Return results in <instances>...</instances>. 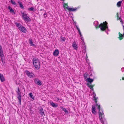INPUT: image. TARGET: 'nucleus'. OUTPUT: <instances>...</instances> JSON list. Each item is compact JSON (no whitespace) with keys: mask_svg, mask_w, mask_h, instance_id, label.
I'll use <instances>...</instances> for the list:
<instances>
[{"mask_svg":"<svg viewBox=\"0 0 124 124\" xmlns=\"http://www.w3.org/2000/svg\"><path fill=\"white\" fill-rule=\"evenodd\" d=\"M18 91H17V95H18V96L17 97V98L19 100V102L20 105H21V98L22 97L21 94L20 93V91L19 90V87L18 88Z\"/></svg>","mask_w":124,"mask_h":124,"instance_id":"423d86ee","label":"nucleus"},{"mask_svg":"<svg viewBox=\"0 0 124 124\" xmlns=\"http://www.w3.org/2000/svg\"><path fill=\"white\" fill-rule=\"evenodd\" d=\"M62 39L63 41H65V39L64 37H62Z\"/></svg>","mask_w":124,"mask_h":124,"instance_id":"2f4dec72","label":"nucleus"},{"mask_svg":"<svg viewBox=\"0 0 124 124\" xmlns=\"http://www.w3.org/2000/svg\"><path fill=\"white\" fill-rule=\"evenodd\" d=\"M34 8L32 7L28 8V10L29 11H33L34 9Z\"/></svg>","mask_w":124,"mask_h":124,"instance_id":"bb28decb","label":"nucleus"},{"mask_svg":"<svg viewBox=\"0 0 124 124\" xmlns=\"http://www.w3.org/2000/svg\"><path fill=\"white\" fill-rule=\"evenodd\" d=\"M94 24L96 28H97L99 25L98 22L97 21H95L94 22Z\"/></svg>","mask_w":124,"mask_h":124,"instance_id":"4be33fe9","label":"nucleus"},{"mask_svg":"<svg viewBox=\"0 0 124 124\" xmlns=\"http://www.w3.org/2000/svg\"><path fill=\"white\" fill-rule=\"evenodd\" d=\"M40 112H41L42 113V115H43V114H44V113L43 112V110L42 109L40 111Z\"/></svg>","mask_w":124,"mask_h":124,"instance_id":"7c9ffc66","label":"nucleus"},{"mask_svg":"<svg viewBox=\"0 0 124 124\" xmlns=\"http://www.w3.org/2000/svg\"><path fill=\"white\" fill-rule=\"evenodd\" d=\"M62 110L64 111L66 114H68V111L65 108H63Z\"/></svg>","mask_w":124,"mask_h":124,"instance_id":"b1692460","label":"nucleus"},{"mask_svg":"<svg viewBox=\"0 0 124 124\" xmlns=\"http://www.w3.org/2000/svg\"><path fill=\"white\" fill-rule=\"evenodd\" d=\"M59 52L58 49H56L53 53V55L55 56H57L59 54Z\"/></svg>","mask_w":124,"mask_h":124,"instance_id":"9d476101","label":"nucleus"},{"mask_svg":"<svg viewBox=\"0 0 124 124\" xmlns=\"http://www.w3.org/2000/svg\"><path fill=\"white\" fill-rule=\"evenodd\" d=\"M120 22L122 23H123V22H122V20H121L120 21Z\"/></svg>","mask_w":124,"mask_h":124,"instance_id":"4c0bfd02","label":"nucleus"},{"mask_svg":"<svg viewBox=\"0 0 124 124\" xmlns=\"http://www.w3.org/2000/svg\"><path fill=\"white\" fill-rule=\"evenodd\" d=\"M75 26H76V28H77V29L78 30V32L79 33V34L80 35V37L81 39V40L82 41H83L84 40V39H83V37L82 35L81 32H80V31L79 29V28L77 26V25H75Z\"/></svg>","mask_w":124,"mask_h":124,"instance_id":"6e6552de","label":"nucleus"},{"mask_svg":"<svg viewBox=\"0 0 124 124\" xmlns=\"http://www.w3.org/2000/svg\"><path fill=\"white\" fill-rule=\"evenodd\" d=\"M84 77H85V79H86V76H84Z\"/></svg>","mask_w":124,"mask_h":124,"instance_id":"58836bf2","label":"nucleus"},{"mask_svg":"<svg viewBox=\"0 0 124 124\" xmlns=\"http://www.w3.org/2000/svg\"><path fill=\"white\" fill-rule=\"evenodd\" d=\"M44 17L46 18L47 17V14L46 13H45L44 14Z\"/></svg>","mask_w":124,"mask_h":124,"instance_id":"c756f323","label":"nucleus"},{"mask_svg":"<svg viewBox=\"0 0 124 124\" xmlns=\"http://www.w3.org/2000/svg\"><path fill=\"white\" fill-rule=\"evenodd\" d=\"M92 113L94 115H95L96 112L95 111V106H92Z\"/></svg>","mask_w":124,"mask_h":124,"instance_id":"a211bd4d","label":"nucleus"},{"mask_svg":"<svg viewBox=\"0 0 124 124\" xmlns=\"http://www.w3.org/2000/svg\"><path fill=\"white\" fill-rule=\"evenodd\" d=\"M93 99L94 100L96 103V106L99 109V118L102 124H104V122H106V120L104 117V114L102 109H100V105L99 104L97 103V97H93Z\"/></svg>","mask_w":124,"mask_h":124,"instance_id":"f257e3e1","label":"nucleus"},{"mask_svg":"<svg viewBox=\"0 0 124 124\" xmlns=\"http://www.w3.org/2000/svg\"><path fill=\"white\" fill-rule=\"evenodd\" d=\"M88 87H89L90 89H92V90H93V86L91 85H88Z\"/></svg>","mask_w":124,"mask_h":124,"instance_id":"c85d7f7f","label":"nucleus"},{"mask_svg":"<svg viewBox=\"0 0 124 124\" xmlns=\"http://www.w3.org/2000/svg\"><path fill=\"white\" fill-rule=\"evenodd\" d=\"M33 63L35 68L38 70L40 67V63L39 60L37 58H34L33 59Z\"/></svg>","mask_w":124,"mask_h":124,"instance_id":"f03ea898","label":"nucleus"},{"mask_svg":"<svg viewBox=\"0 0 124 124\" xmlns=\"http://www.w3.org/2000/svg\"><path fill=\"white\" fill-rule=\"evenodd\" d=\"M117 16H118L117 20H118L120 19V17L118 18V13L117 14Z\"/></svg>","mask_w":124,"mask_h":124,"instance_id":"72a5a7b5","label":"nucleus"},{"mask_svg":"<svg viewBox=\"0 0 124 124\" xmlns=\"http://www.w3.org/2000/svg\"><path fill=\"white\" fill-rule=\"evenodd\" d=\"M122 72H123L124 71V68H122Z\"/></svg>","mask_w":124,"mask_h":124,"instance_id":"f704fd0d","label":"nucleus"},{"mask_svg":"<svg viewBox=\"0 0 124 124\" xmlns=\"http://www.w3.org/2000/svg\"><path fill=\"white\" fill-rule=\"evenodd\" d=\"M4 56L3 54V51L2 49V48L1 46H0V57L1 58V60Z\"/></svg>","mask_w":124,"mask_h":124,"instance_id":"1a4fd4ad","label":"nucleus"},{"mask_svg":"<svg viewBox=\"0 0 124 124\" xmlns=\"http://www.w3.org/2000/svg\"><path fill=\"white\" fill-rule=\"evenodd\" d=\"M29 95L30 97L32 99L34 100V98L32 94V93H29Z\"/></svg>","mask_w":124,"mask_h":124,"instance_id":"393cba45","label":"nucleus"},{"mask_svg":"<svg viewBox=\"0 0 124 124\" xmlns=\"http://www.w3.org/2000/svg\"><path fill=\"white\" fill-rule=\"evenodd\" d=\"M60 108L62 109V108H63L62 107H61Z\"/></svg>","mask_w":124,"mask_h":124,"instance_id":"e433bc0d","label":"nucleus"},{"mask_svg":"<svg viewBox=\"0 0 124 124\" xmlns=\"http://www.w3.org/2000/svg\"><path fill=\"white\" fill-rule=\"evenodd\" d=\"M73 48L76 50H77L78 48V47L77 44H76L75 41L73 42L72 44Z\"/></svg>","mask_w":124,"mask_h":124,"instance_id":"ddd939ff","label":"nucleus"},{"mask_svg":"<svg viewBox=\"0 0 124 124\" xmlns=\"http://www.w3.org/2000/svg\"><path fill=\"white\" fill-rule=\"evenodd\" d=\"M93 97H96V94L94 93H93Z\"/></svg>","mask_w":124,"mask_h":124,"instance_id":"473e14b6","label":"nucleus"},{"mask_svg":"<svg viewBox=\"0 0 124 124\" xmlns=\"http://www.w3.org/2000/svg\"><path fill=\"white\" fill-rule=\"evenodd\" d=\"M83 41L82 42V45H83V46L84 47V49L85 50V44L84 42V41L83 40Z\"/></svg>","mask_w":124,"mask_h":124,"instance_id":"cd10ccee","label":"nucleus"},{"mask_svg":"<svg viewBox=\"0 0 124 124\" xmlns=\"http://www.w3.org/2000/svg\"><path fill=\"white\" fill-rule=\"evenodd\" d=\"M5 78L3 74L0 73V80L1 82H3L5 81Z\"/></svg>","mask_w":124,"mask_h":124,"instance_id":"9b49d317","label":"nucleus"},{"mask_svg":"<svg viewBox=\"0 0 124 124\" xmlns=\"http://www.w3.org/2000/svg\"><path fill=\"white\" fill-rule=\"evenodd\" d=\"M25 72L27 76L30 78L33 77V76L34 75L33 73L30 72L27 70H25Z\"/></svg>","mask_w":124,"mask_h":124,"instance_id":"0eeeda50","label":"nucleus"},{"mask_svg":"<svg viewBox=\"0 0 124 124\" xmlns=\"http://www.w3.org/2000/svg\"><path fill=\"white\" fill-rule=\"evenodd\" d=\"M93 80L92 79L90 78H88L86 79L85 81L87 82H88L90 83H92L93 81Z\"/></svg>","mask_w":124,"mask_h":124,"instance_id":"dca6fc26","label":"nucleus"},{"mask_svg":"<svg viewBox=\"0 0 124 124\" xmlns=\"http://www.w3.org/2000/svg\"><path fill=\"white\" fill-rule=\"evenodd\" d=\"M56 98L57 99V101H58L59 100V98Z\"/></svg>","mask_w":124,"mask_h":124,"instance_id":"c9c22d12","label":"nucleus"},{"mask_svg":"<svg viewBox=\"0 0 124 124\" xmlns=\"http://www.w3.org/2000/svg\"><path fill=\"white\" fill-rule=\"evenodd\" d=\"M63 6L64 9H65V8H66L68 10V8H69V7L68 6V5L65 3L63 5Z\"/></svg>","mask_w":124,"mask_h":124,"instance_id":"412c9836","label":"nucleus"},{"mask_svg":"<svg viewBox=\"0 0 124 124\" xmlns=\"http://www.w3.org/2000/svg\"><path fill=\"white\" fill-rule=\"evenodd\" d=\"M35 83L37 85H42L41 83L40 80L37 79H35L34 80Z\"/></svg>","mask_w":124,"mask_h":124,"instance_id":"4468645a","label":"nucleus"},{"mask_svg":"<svg viewBox=\"0 0 124 124\" xmlns=\"http://www.w3.org/2000/svg\"><path fill=\"white\" fill-rule=\"evenodd\" d=\"M15 24L20 31L24 33H25L26 32V29L23 26L17 23H15Z\"/></svg>","mask_w":124,"mask_h":124,"instance_id":"7ed1b4c3","label":"nucleus"},{"mask_svg":"<svg viewBox=\"0 0 124 124\" xmlns=\"http://www.w3.org/2000/svg\"><path fill=\"white\" fill-rule=\"evenodd\" d=\"M11 2L13 5H16V3L15 2V1L13 0H11Z\"/></svg>","mask_w":124,"mask_h":124,"instance_id":"a878e982","label":"nucleus"},{"mask_svg":"<svg viewBox=\"0 0 124 124\" xmlns=\"http://www.w3.org/2000/svg\"><path fill=\"white\" fill-rule=\"evenodd\" d=\"M123 27H124V26H123Z\"/></svg>","mask_w":124,"mask_h":124,"instance_id":"a19ab883","label":"nucleus"},{"mask_svg":"<svg viewBox=\"0 0 124 124\" xmlns=\"http://www.w3.org/2000/svg\"><path fill=\"white\" fill-rule=\"evenodd\" d=\"M29 43L30 44L31 46H35V45L33 44V42H32V40L31 39H30L29 40Z\"/></svg>","mask_w":124,"mask_h":124,"instance_id":"6ab92c4d","label":"nucleus"},{"mask_svg":"<svg viewBox=\"0 0 124 124\" xmlns=\"http://www.w3.org/2000/svg\"><path fill=\"white\" fill-rule=\"evenodd\" d=\"M77 8H68V10L69 11H75L77 10Z\"/></svg>","mask_w":124,"mask_h":124,"instance_id":"f3484780","label":"nucleus"},{"mask_svg":"<svg viewBox=\"0 0 124 124\" xmlns=\"http://www.w3.org/2000/svg\"><path fill=\"white\" fill-rule=\"evenodd\" d=\"M49 102L50 103V105L54 108L57 107L58 106L57 104H55L53 102Z\"/></svg>","mask_w":124,"mask_h":124,"instance_id":"f8f14e48","label":"nucleus"},{"mask_svg":"<svg viewBox=\"0 0 124 124\" xmlns=\"http://www.w3.org/2000/svg\"><path fill=\"white\" fill-rule=\"evenodd\" d=\"M8 9L9 10L10 12L12 14H15V13L14 10L12 9V8H11L10 6H9L8 7Z\"/></svg>","mask_w":124,"mask_h":124,"instance_id":"2eb2a0df","label":"nucleus"},{"mask_svg":"<svg viewBox=\"0 0 124 124\" xmlns=\"http://www.w3.org/2000/svg\"><path fill=\"white\" fill-rule=\"evenodd\" d=\"M18 2L19 5H20V7L22 9H24V7L23 6V4L22 3V2L20 1H18Z\"/></svg>","mask_w":124,"mask_h":124,"instance_id":"aec40b11","label":"nucleus"},{"mask_svg":"<svg viewBox=\"0 0 124 124\" xmlns=\"http://www.w3.org/2000/svg\"><path fill=\"white\" fill-rule=\"evenodd\" d=\"M21 13L22 15V17L23 20L25 21L29 22L31 21V19L29 17L27 16V15L23 12H21Z\"/></svg>","mask_w":124,"mask_h":124,"instance_id":"20e7f679","label":"nucleus"},{"mask_svg":"<svg viewBox=\"0 0 124 124\" xmlns=\"http://www.w3.org/2000/svg\"><path fill=\"white\" fill-rule=\"evenodd\" d=\"M122 1H120L119 2H118L117 4V6L118 7H120L121 6V4L122 3Z\"/></svg>","mask_w":124,"mask_h":124,"instance_id":"5701e85b","label":"nucleus"},{"mask_svg":"<svg viewBox=\"0 0 124 124\" xmlns=\"http://www.w3.org/2000/svg\"><path fill=\"white\" fill-rule=\"evenodd\" d=\"M122 79H123V80H124V77L123 78H122Z\"/></svg>","mask_w":124,"mask_h":124,"instance_id":"ea45409f","label":"nucleus"},{"mask_svg":"<svg viewBox=\"0 0 124 124\" xmlns=\"http://www.w3.org/2000/svg\"><path fill=\"white\" fill-rule=\"evenodd\" d=\"M105 23L103 22V23H101L99 25V27L101 30L102 31H104L106 28L108 29V26L107 25V23L105 21Z\"/></svg>","mask_w":124,"mask_h":124,"instance_id":"39448f33","label":"nucleus"}]
</instances>
